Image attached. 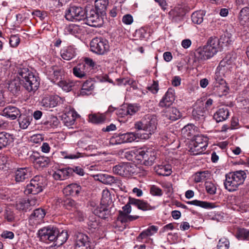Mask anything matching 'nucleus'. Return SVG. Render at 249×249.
<instances>
[{"instance_id": "nucleus-1", "label": "nucleus", "mask_w": 249, "mask_h": 249, "mask_svg": "<svg viewBox=\"0 0 249 249\" xmlns=\"http://www.w3.org/2000/svg\"><path fill=\"white\" fill-rule=\"evenodd\" d=\"M126 157L131 160H138L145 166L152 165L156 159V152L150 147H142L128 151Z\"/></svg>"}, {"instance_id": "nucleus-2", "label": "nucleus", "mask_w": 249, "mask_h": 249, "mask_svg": "<svg viewBox=\"0 0 249 249\" xmlns=\"http://www.w3.org/2000/svg\"><path fill=\"white\" fill-rule=\"evenodd\" d=\"M157 117L154 115H146L141 121L135 123L134 127L138 130H143L145 133H138V140H147L152 134H154L157 129Z\"/></svg>"}, {"instance_id": "nucleus-3", "label": "nucleus", "mask_w": 249, "mask_h": 249, "mask_svg": "<svg viewBox=\"0 0 249 249\" xmlns=\"http://www.w3.org/2000/svg\"><path fill=\"white\" fill-rule=\"evenodd\" d=\"M247 178L245 171L237 170L230 172L225 175L224 186L227 191L233 192L238 189L239 187L242 185Z\"/></svg>"}, {"instance_id": "nucleus-4", "label": "nucleus", "mask_w": 249, "mask_h": 249, "mask_svg": "<svg viewBox=\"0 0 249 249\" xmlns=\"http://www.w3.org/2000/svg\"><path fill=\"white\" fill-rule=\"evenodd\" d=\"M46 185V179L41 176H36L26 186L25 193L27 194L36 195L41 192Z\"/></svg>"}, {"instance_id": "nucleus-5", "label": "nucleus", "mask_w": 249, "mask_h": 249, "mask_svg": "<svg viewBox=\"0 0 249 249\" xmlns=\"http://www.w3.org/2000/svg\"><path fill=\"white\" fill-rule=\"evenodd\" d=\"M235 57H231V54H228L220 61L215 71V75L217 78L230 76L231 65Z\"/></svg>"}, {"instance_id": "nucleus-6", "label": "nucleus", "mask_w": 249, "mask_h": 249, "mask_svg": "<svg viewBox=\"0 0 249 249\" xmlns=\"http://www.w3.org/2000/svg\"><path fill=\"white\" fill-rule=\"evenodd\" d=\"M138 133L128 132L124 134H115L110 139L109 143L111 145L120 144L126 142L138 141Z\"/></svg>"}, {"instance_id": "nucleus-7", "label": "nucleus", "mask_w": 249, "mask_h": 249, "mask_svg": "<svg viewBox=\"0 0 249 249\" xmlns=\"http://www.w3.org/2000/svg\"><path fill=\"white\" fill-rule=\"evenodd\" d=\"M91 51L98 54H104L109 50L108 41L101 37H95L90 43Z\"/></svg>"}, {"instance_id": "nucleus-8", "label": "nucleus", "mask_w": 249, "mask_h": 249, "mask_svg": "<svg viewBox=\"0 0 249 249\" xmlns=\"http://www.w3.org/2000/svg\"><path fill=\"white\" fill-rule=\"evenodd\" d=\"M57 233V228L49 226L39 229L37 231V236L40 241L49 244L55 241Z\"/></svg>"}, {"instance_id": "nucleus-9", "label": "nucleus", "mask_w": 249, "mask_h": 249, "mask_svg": "<svg viewBox=\"0 0 249 249\" xmlns=\"http://www.w3.org/2000/svg\"><path fill=\"white\" fill-rule=\"evenodd\" d=\"M135 166L129 162H122L113 167V172L121 176L127 177L135 172Z\"/></svg>"}, {"instance_id": "nucleus-10", "label": "nucleus", "mask_w": 249, "mask_h": 249, "mask_svg": "<svg viewBox=\"0 0 249 249\" xmlns=\"http://www.w3.org/2000/svg\"><path fill=\"white\" fill-rule=\"evenodd\" d=\"M218 45V39L217 37H210L206 45L203 47V59H208L213 57L217 52Z\"/></svg>"}, {"instance_id": "nucleus-11", "label": "nucleus", "mask_w": 249, "mask_h": 249, "mask_svg": "<svg viewBox=\"0 0 249 249\" xmlns=\"http://www.w3.org/2000/svg\"><path fill=\"white\" fill-rule=\"evenodd\" d=\"M105 15H101L97 11L92 9L87 14L86 18V23L90 26L99 27L103 24V16Z\"/></svg>"}, {"instance_id": "nucleus-12", "label": "nucleus", "mask_w": 249, "mask_h": 249, "mask_svg": "<svg viewBox=\"0 0 249 249\" xmlns=\"http://www.w3.org/2000/svg\"><path fill=\"white\" fill-rule=\"evenodd\" d=\"M85 11L81 7L71 6L65 13V18L69 21H80L85 18Z\"/></svg>"}, {"instance_id": "nucleus-13", "label": "nucleus", "mask_w": 249, "mask_h": 249, "mask_svg": "<svg viewBox=\"0 0 249 249\" xmlns=\"http://www.w3.org/2000/svg\"><path fill=\"white\" fill-rule=\"evenodd\" d=\"M63 98L57 95L45 94L42 97L40 104L44 107L51 108L63 103Z\"/></svg>"}, {"instance_id": "nucleus-14", "label": "nucleus", "mask_w": 249, "mask_h": 249, "mask_svg": "<svg viewBox=\"0 0 249 249\" xmlns=\"http://www.w3.org/2000/svg\"><path fill=\"white\" fill-rule=\"evenodd\" d=\"M75 249H90L89 237L82 233H78L75 240Z\"/></svg>"}, {"instance_id": "nucleus-15", "label": "nucleus", "mask_w": 249, "mask_h": 249, "mask_svg": "<svg viewBox=\"0 0 249 249\" xmlns=\"http://www.w3.org/2000/svg\"><path fill=\"white\" fill-rule=\"evenodd\" d=\"M46 212L44 209L41 208L36 209L29 217L30 224L34 226L40 224L43 221Z\"/></svg>"}, {"instance_id": "nucleus-16", "label": "nucleus", "mask_w": 249, "mask_h": 249, "mask_svg": "<svg viewBox=\"0 0 249 249\" xmlns=\"http://www.w3.org/2000/svg\"><path fill=\"white\" fill-rule=\"evenodd\" d=\"M175 99V91L172 88H169L164 96L160 101V107H165L170 106Z\"/></svg>"}, {"instance_id": "nucleus-17", "label": "nucleus", "mask_w": 249, "mask_h": 249, "mask_svg": "<svg viewBox=\"0 0 249 249\" xmlns=\"http://www.w3.org/2000/svg\"><path fill=\"white\" fill-rule=\"evenodd\" d=\"M71 167L56 169L53 171L52 176L55 180H63L71 176Z\"/></svg>"}, {"instance_id": "nucleus-18", "label": "nucleus", "mask_w": 249, "mask_h": 249, "mask_svg": "<svg viewBox=\"0 0 249 249\" xmlns=\"http://www.w3.org/2000/svg\"><path fill=\"white\" fill-rule=\"evenodd\" d=\"M78 114L73 110H70L61 116L62 121L65 125L71 127L75 123Z\"/></svg>"}, {"instance_id": "nucleus-19", "label": "nucleus", "mask_w": 249, "mask_h": 249, "mask_svg": "<svg viewBox=\"0 0 249 249\" xmlns=\"http://www.w3.org/2000/svg\"><path fill=\"white\" fill-rule=\"evenodd\" d=\"M53 83L57 82L58 86L66 92L71 90L75 84V82L71 79H52Z\"/></svg>"}, {"instance_id": "nucleus-20", "label": "nucleus", "mask_w": 249, "mask_h": 249, "mask_svg": "<svg viewBox=\"0 0 249 249\" xmlns=\"http://www.w3.org/2000/svg\"><path fill=\"white\" fill-rule=\"evenodd\" d=\"M101 82H109L113 83L114 85L118 86L129 85L133 89L136 88V82L133 79H115V82H113L111 79H100Z\"/></svg>"}, {"instance_id": "nucleus-21", "label": "nucleus", "mask_w": 249, "mask_h": 249, "mask_svg": "<svg viewBox=\"0 0 249 249\" xmlns=\"http://www.w3.org/2000/svg\"><path fill=\"white\" fill-rule=\"evenodd\" d=\"M204 186L205 192L203 193V199L211 198L216 192L217 187L213 180H205Z\"/></svg>"}, {"instance_id": "nucleus-22", "label": "nucleus", "mask_w": 249, "mask_h": 249, "mask_svg": "<svg viewBox=\"0 0 249 249\" xmlns=\"http://www.w3.org/2000/svg\"><path fill=\"white\" fill-rule=\"evenodd\" d=\"M20 114L19 109L12 106H9L5 107L2 111V116L12 120H15Z\"/></svg>"}, {"instance_id": "nucleus-23", "label": "nucleus", "mask_w": 249, "mask_h": 249, "mask_svg": "<svg viewBox=\"0 0 249 249\" xmlns=\"http://www.w3.org/2000/svg\"><path fill=\"white\" fill-rule=\"evenodd\" d=\"M22 82L23 87L29 92H34L40 84L39 79H23Z\"/></svg>"}, {"instance_id": "nucleus-24", "label": "nucleus", "mask_w": 249, "mask_h": 249, "mask_svg": "<svg viewBox=\"0 0 249 249\" xmlns=\"http://www.w3.org/2000/svg\"><path fill=\"white\" fill-rule=\"evenodd\" d=\"M82 191V187L77 183H72L67 185L63 189V193L66 196H77Z\"/></svg>"}, {"instance_id": "nucleus-25", "label": "nucleus", "mask_w": 249, "mask_h": 249, "mask_svg": "<svg viewBox=\"0 0 249 249\" xmlns=\"http://www.w3.org/2000/svg\"><path fill=\"white\" fill-rule=\"evenodd\" d=\"M31 158L35 167L37 169L46 167L50 161L49 158L44 156L36 157L35 155H33Z\"/></svg>"}, {"instance_id": "nucleus-26", "label": "nucleus", "mask_w": 249, "mask_h": 249, "mask_svg": "<svg viewBox=\"0 0 249 249\" xmlns=\"http://www.w3.org/2000/svg\"><path fill=\"white\" fill-rule=\"evenodd\" d=\"M156 173L162 176H169L172 173L171 167L169 164H158L154 167Z\"/></svg>"}, {"instance_id": "nucleus-27", "label": "nucleus", "mask_w": 249, "mask_h": 249, "mask_svg": "<svg viewBox=\"0 0 249 249\" xmlns=\"http://www.w3.org/2000/svg\"><path fill=\"white\" fill-rule=\"evenodd\" d=\"M30 170L28 168H20L15 172V180L17 182H22L30 175Z\"/></svg>"}, {"instance_id": "nucleus-28", "label": "nucleus", "mask_w": 249, "mask_h": 249, "mask_svg": "<svg viewBox=\"0 0 249 249\" xmlns=\"http://www.w3.org/2000/svg\"><path fill=\"white\" fill-rule=\"evenodd\" d=\"M164 116L171 121H174L178 120L181 117V113L176 107H170L166 109Z\"/></svg>"}, {"instance_id": "nucleus-29", "label": "nucleus", "mask_w": 249, "mask_h": 249, "mask_svg": "<svg viewBox=\"0 0 249 249\" xmlns=\"http://www.w3.org/2000/svg\"><path fill=\"white\" fill-rule=\"evenodd\" d=\"M13 141L12 135L6 132L0 133V150L10 144Z\"/></svg>"}, {"instance_id": "nucleus-30", "label": "nucleus", "mask_w": 249, "mask_h": 249, "mask_svg": "<svg viewBox=\"0 0 249 249\" xmlns=\"http://www.w3.org/2000/svg\"><path fill=\"white\" fill-rule=\"evenodd\" d=\"M229 116V111L227 107L219 108L213 115V118L219 123L226 120Z\"/></svg>"}, {"instance_id": "nucleus-31", "label": "nucleus", "mask_w": 249, "mask_h": 249, "mask_svg": "<svg viewBox=\"0 0 249 249\" xmlns=\"http://www.w3.org/2000/svg\"><path fill=\"white\" fill-rule=\"evenodd\" d=\"M215 82L214 87L216 88V91L221 93L222 95L226 94L229 89L224 79H214Z\"/></svg>"}, {"instance_id": "nucleus-32", "label": "nucleus", "mask_w": 249, "mask_h": 249, "mask_svg": "<svg viewBox=\"0 0 249 249\" xmlns=\"http://www.w3.org/2000/svg\"><path fill=\"white\" fill-rule=\"evenodd\" d=\"M88 68L82 63L79 64L73 69V73L76 77L82 78L87 75Z\"/></svg>"}, {"instance_id": "nucleus-33", "label": "nucleus", "mask_w": 249, "mask_h": 249, "mask_svg": "<svg viewBox=\"0 0 249 249\" xmlns=\"http://www.w3.org/2000/svg\"><path fill=\"white\" fill-rule=\"evenodd\" d=\"M106 204H101L99 206L96 207L93 211L95 215L99 217L105 219L108 214L109 211Z\"/></svg>"}, {"instance_id": "nucleus-34", "label": "nucleus", "mask_w": 249, "mask_h": 249, "mask_svg": "<svg viewBox=\"0 0 249 249\" xmlns=\"http://www.w3.org/2000/svg\"><path fill=\"white\" fill-rule=\"evenodd\" d=\"M94 89L93 82L91 79L86 80L83 84L80 94L81 95H88L91 94V91Z\"/></svg>"}, {"instance_id": "nucleus-35", "label": "nucleus", "mask_w": 249, "mask_h": 249, "mask_svg": "<svg viewBox=\"0 0 249 249\" xmlns=\"http://www.w3.org/2000/svg\"><path fill=\"white\" fill-rule=\"evenodd\" d=\"M233 40L232 34L226 31L224 34L222 35L219 39H218V44H221V46H227L231 44Z\"/></svg>"}, {"instance_id": "nucleus-36", "label": "nucleus", "mask_w": 249, "mask_h": 249, "mask_svg": "<svg viewBox=\"0 0 249 249\" xmlns=\"http://www.w3.org/2000/svg\"><path fill=\"white\" fill-rule=\"evenodd\" d=\"M238 20L243 25L249 23V6L245 7L240 10Z\"/></svg>"}, {"instance_id": "nucleus-37", "label": "nucleus", "mask_w": 249, "mask_h": 249, "mask_svg": "<svg viewBox=\"0 0 249 249\" xmlns=\"http://www.w3.org/2000/svg\"><path fill=\"white\" fill-rule=\"evenodd\" d=\"M158 230V228L155 226H151L147 229L142 231L137 237L138 241H141L143 238L154 235Z\"/></svg>"}, {"instance_id": "nucleus-38", "label": "nucleus", "mask_w": 249, "mask_h": 249, "mask_svg": "<svg viewBox=\"0 0 249 249\" xmlns=\"http://www.w3.org/2000/svg\"><path fill=\"white\" fill-rule=\"evenodd\" d=\"M19 79H11L8 81V89L13 94H16L20 90Z\"/></svg>"}, {"instance_id": "nucleus-39", "label": "nucleus", "mask_w": 249, "mask_h": 249, "mask_svg": "<svg viewBox=\"0 0 249 249\" xmlns=\"http://www.w3.org/2000/svg\"><path fill=\"white\" fill-rule=\"evenodd\" d=\"M32 118L26 115L20 114L18 118L19 127L22 129H26L31 124Z\"/></svg>"}, {"instance_id": "nucleus-40", "label": "nucleus", "mask_w": 249, "mask_h": 249, "mask_svg": "<svg viewBox=\"0 0 249 249\" xmlns=\"http://www.w3.org/2000/svg\"><path fill=\"white\" fill-rule=\"evenodd\" d=\"M108 4V0H96L94 10L100 12L101 15H105L107 7Z\"/></svg>"}, {"instance_id": "nucleus-41", "label": "nucleus", "mask_w": 249, "mask_h": 249, "mask_svg": "<svg viewBox=\"0 0 249 249\" xmlns=\"http://www.w3.org/2000/svg\"><path fill=\"white\" fill-rule=\"evenodd\" d=\"M75 49L71 46H69L67 49L63 50L61 53V55L62 58L67 60L72 59L75 56Z\"/></svg>"}, {"instance_id": "nucleus-42", "label": "nucleus", "mask_w": 249, "mask_h": 249, "mask_svg": "<svg viewBox=\"0 0 249 249\" xmlns=\"http://www.w3.org/2000/svg\"><path fill=\"white\" fill-rule=\"evenodd\" d=\"M196 127L192 124H188L181 129V134L185 138L189 139V137L195 135Z\"/></svg>"}, {"instance_id": "nucleus-43", "label": "nucleus", "mask_w": 249, "mask_h": 249, "mask_svg": "<svg viewBox=\"0 0 249 249\" xmlns=\"http://www.w3.org/2000/svg\"><path fill=\"white\" fill-rule=\"evenodd\" d=\"M202 105L201 101H197L194 107L192 115L194 118L196 120L199 119L200 117L202 116Z\"/></svg>"}, {"instance_id": "nucleus-44", "label": "nucleus", "mask_w": 249, "mask_h": 249, "mask_svg": "<svg viewBox=\"0 0 249 249\" xmlns=\"http://www.w3.org/2000/svg\"><path fill=\"white\" fill-rule=\"evenodd\" d=\"M56 238L55 241L57 244L62 245L67 240L68 238V234L66 230H62L60 232L57 229V233L55 234Z\"/></svg>"}, {"instance_id": "nucleus-45", "label": "nucleus", "mask_w": 249, "mask_h": 249, "mask_svg": "<svg viewBox=\"0 0 249 249\" xmlns=\"http://www.w3.org/2000/svg\"><path fill=\"white\" fill-rule=\"evenodd\" d=\"M82 30L83 28L82 27L75 24H70L65 29V31L67 33L75 36L81 34Z\"/></svg>"}, {"instance_id": "nucleus-46", "label": "nucleus", "mask_w": 249, "mask_h": 249, "mask_svg": "<svg viewBox=\"0 0 249 249\" xmlns=\"http://www.w3.org/2000/svg\"><path fill=\"white\" fill-rule=\"evenodd\" d=\"M236 237L239 240H249V230L238 228L236 231Z\"/></svg>"}, {"instance_id": "nucleus-47", "label": "nucleus", "mask_w": 249, "mask_h": 249, "mask_svg": "<svg viewBox=\"0 0 249 249\" xmlns=\"http://www.w3.org/2000/svg\"><path fill=\"white\" fill-rule=\"evenodd\" d=\"M89 120L94 124H100L104 122L106 120L105 115L103 114H93L89 115Z\"/></svg>"}, {"instance_id": "nucleus-48", "label": "nucleus", "mask_w": 249, "mask_h": 249, "mask_svg": "<svg viewBox=\"0 0 249 249\" xmlns=\"http://www.w3.org/2000/svg\"><path fill=\"white\" fill-rule=\"evenodd\" d=\"M17 77L19 78H35L36 77L33 71L29 70L28 68H23L18 71L16 76Z\"/></svg>"}, {"instance_id": "nucleus-49", "label": "nucleus", "mask_w": 249, "mask_h": 249, "mask_svg": "<svg viewBox=\"0 0 249 249\" xmlns=\"http://www.w3.org/2000/svg\"><path fill=\"white\" fill-rule=\"evenodd\" d=\"M60 154L64 159L70 160L77 159L84 156L83 154L79 152H77L75 154H71L67 151H61Z\"/></svg>"}, {"instance_id": "nucleus-50", "label": "nucleus", "mask_w": 249, "mask_h": 249, "mask_svg": "<svg viewBox=\"0 0 249 249\" xmlns=\"http://www.w3.org/2000/svg\"><path fill=\"white\" fill-rule=\"evenodd\" d=\"M99 179L102 183L106 184L111 185L115 182V179L113 176L107 174H101L99 176Z\"/></svg>"}, {"instance_id": "nucleus-51", "label": "nucleus", "mask_w": 249, "mask_h": 249, "mask_svg": "<svg viewBox=\"0 0 249 249\" xmlns=\"http://www.w3.org/2000/svg\"><path fill=\"white\" fill-rule=\"evenodd\" d=\"M192 21L197 24H200L202 22V12L196 11L192 15Z\"/></svg>"}, {"instance_id": "nucleus-52", "label": "nucleus", "mask_w": 249, "mask_h": 249, "mask_svg": "<svg viewBox=\"0 0 249 249\" xmlns=\"http://www.w3.org/2000/svg\"><path fill=\"white\" fill-rule=\"evenodd\" d=\"M28 201L25 199H19L16 202V207L19 210H25L28 209Z\"/></svg>"}, {"instance_id": "nucleus-53", "label": "nucleus", "mask_w": 249, "mask_h": 249, "mask_svg": "<svg viewBox=\"0 0 249 249\" xmlns=\"http://www.w3.org/2000/svg\"><path fill=\"white\" fill-rule=\"evenodd\" d=\"M128 115H133L140 109V106L137 104H130L126 107Z\"/></svg>"}, {"instance_id": "nucleus-54", "label": "nucleus", "mask_w": 249, "mask_h": 249, "mask_svg": "<svg viewBox=\"0 0 249 249\" xmlns=\"http://www.w3.org/2000/svg\"><path fill=\"white\" fill-rule=\"evenodd\" d=\"M229 241L226 238H221L218 241L217 249H229Z\"/></svg>"}, {"instance_id": "nucleus-55", "label": "nucleus", "mask_w": 249, "mask_h": 249, "mask_svg": "<svg viewBox=\"0 0 249 249\" xmlns=\"http://www.w3.org/2000/svg\"><path fill=\"white\" fill-rule=\"evenodd\" d=\"M139 205L140 206H139L138 209L143 211L154 210L155 209V207L151 206L147 202L143 200L140 199Z\"/></svg>"}, {"instance_id": "nucleus-56", "label": "nucleus", "mask_w": 249, "mask_h": 249, "mask_svg": "<svg viewBox=\"0 0 249 249\" xmlns=\"http://www.w3.org/2000/svg\"><path fill=\"white\" fill-rule=\"evenodd\" d=\"M123 212H120V215L123 216L124 218L128 215L131 212V207L130 204H129V201L127 202L126 205L122 208Z\"/></svg>"}, {"instance_id": "nucleus-57", "label": "nucleus", "mask_w": 249, "mask_h": 249, "mask_svg": "<svg viewBox=\"0 0 249 249\" xmlns=\"http://www.w3.org/2000/svg\"><path fill=\"white\" fill-rule=\"evenodd\" d=\"M20 42V38L18 35H12L11 36L9 40V43L11 47H17Z\"/></svg>"}, {"instance_id": "nucleus-58", "label": "nucleus", "mask_w": 249, "mask_h": 249, "mask_svg": "<svg viewBox=\"0 0 249 249\" xmlns=\"http://www.w3.org/2000/svg\"><path fill=\"white\" fill-rule=\"evenodd\" d=\"M147 89L153 94L157 93L159 89L158 82L153 80L152 83L150 84L147 86Z\"/></svg>"}, {"instance_id": "nucleus-59", "label": "nucleus", "mask_w": 249, "mask_h": 249, "mask_svg": "<svg viewBox=\"0 0 249 249\" xmlns=\"http://www.w3.org/2000/svg\"><path fill=\"white\" fill-rule=\"evenodd\" d=\"M150 193L153 196H161L162 195V190L156 185H152L151 187Z\"/></svg>"}, {"instance_id": "nucleus-60", "label": "nucleus", "mask_w": 249, "mask_h": 249, "mask_svg": "<svg viewBox=\"0 0 249 249\" xmlns=\"http://www.w3.org/2000/svg\"><path fill=\"white\" fill-rule=\"evenodd\" d=\"M88 224L90 229H96L99 226V222L94 218H91L89 220Z\"/></svg>"}, {"instance_id": "nucleus-61", "label": "nucleus", "mask_w": 249, "mask_h": 249, "mask_svg": "<svg viewBox=\"0 0 249 249\" xmlns=\"http://www.w3.org/2000/svg\"><path fill=\"white\" fill-rule=\"evenodd\" d=\"M123 22L126 25H130L133 22V17L130 14H126L123 16Z\"/></svg>"}, {"instance_id": "nucleus-62", "label": "nucleus", "mask_w": 249, "mask_h": 249, "mask_svg": "<svg viewBox=\"0 0 249 249\" xmlns=\"http://www.w3.org/2000/svg\"><path fill=\"white\" fill-rule=\"evenodd\" d=\"M71 176L73 174V173H75L76 174L80 175L81 176H83L85 174V172L84 170L79 166H75L73 168L71 167Z\"/></svg>"}, {"instance_id": "nucleus-63", "label": "nucleus", "mask_w": 249, "mask_h": 249, "mask_svg": "<svg viewBox=\"0 0 249 249\" xmlns=\"http://www.w3.org/2000/svg\"><path fill=\"white\" fill-rule=\"evenodd\" d=\"M85 66H87L88 68V70L89 69H93V68L95 66V63L93 61V60L90 58H85L84 60V63H82Z\"/></svg>"}, {"instance_id": "nucleus-64", "label": "nucleus", "mask_w": 249, "mask_h": 249, "mask_svg": "<svg viewBox=\"0 0 249 249\" xmlns=\"http://www.w3.org/2000/svg\"><path fill=\"white\" fill-rule=\"evenodd\" d=\"M14 236V233L12 231H4L1 234V237L4 239H12Z\"/></svg>"}]
</instances>
